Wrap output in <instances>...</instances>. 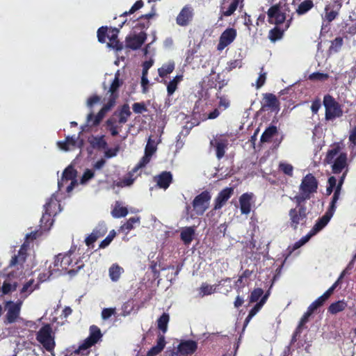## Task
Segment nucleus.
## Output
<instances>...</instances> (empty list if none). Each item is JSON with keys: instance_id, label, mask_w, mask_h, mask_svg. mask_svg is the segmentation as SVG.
Returning <instances> with one entry per match:
<instances>
[{"instance_id": "1", "label": "nucleus", "mask_w": 356, "mask_h": 356, "mask_svg": "<svg viewBox=\"0 0 356 356\" xmlns=\"http://www.w3.org/2000/svg\"><path fill=\"white\" fill-rule=\"evenodd\" d=\"M72 254L73 252L71 250L64 254H58L54 262V270L65 271L71 277L76 275L83 268L84 264L82 260L78 259L73 262Z\"/></svg>"}, {"instance_id": "2", "label": "nucleus", "mask_w": 356, "mask_h": 356, "mask_svg": "<svg viewBox=\"0 0 356 356\" xmlns=\"http://www.w3.org/2000/svg\"><path fill=\"white\" fill-rule=\"evenodd\" d=\"M291 200L296 203V207L289 211L288 225L296 231L299 226L305 225L309 212L305 204L306 201L302 200L300 197H291Z\"/></svg>"}, {"instance_id": "3", "label": "nucleus", "mask_w": 356, "mask_h": 356, "mask_svg": "<svg viewBox=\"0 0 356 356\" xmlns=\"http://www.w3.org/2000/svg\"><path fill=\"white\" fill-rule=\"evenodd\" d=\"M89 331V336L79 345L78 348L73 351L68 350L65 356H85L89 354L88 349L99 341L103 336L99 327L95 325H91Z\"/></svg>"}, {"instance_id": "4", "label": "nucleus", "mask_w": 356, "mask_h": 356, "mask_svg": "<svg viewBox=\"0 0 356 356\" xmlns=\"http://www.w3.org/2000/svg\"><path fill=\"white\" fill-rule=\"evenodd\" d=\"M318 182L316 178L312 174L306 175L302 179L299 187L300 194L295 195V198H301L306 201L312 197V195L317 192Z\"/></svg>"}, {"instance_id": "5", "label": "nucleus", "mask_w": 356, "mask_h": 356, "mask_svg": "<svg viewBox=\"0 0 356 356\" xmlns=\"http://www.w3.org/2000/svg\"><path fill=\"white\" fill-rule=\"evenodd\" d=\"M323 104L325 107V118L326 120H334L343 116V106L330 94L323 97Z\"/></svg>"}, {"instance_id": "6", "label": "nucleus", "mask_w": 356, "mask_h": 356, "mask_svg": "<svg viewBox=\"0 0 356 356\" xmlns=\"http://www.w3.org/2000/svg\"><path fill=\"white\" fill-rule=\"evenodd\" d=\"M36 339L46 350L54 356V350L56 343L54 337L52 335V328L49 324H45L39 330L36 334Z\"/></svg>"}, {"instance_id": "7", "label": "nucleus", "mask_w": 356, "mask_h": 356, "mask_svg": "<svg viewBox=\"0 0 356 356\" xmlns=\"http://www.w3.org/2000/svg\"><path fill=\"white\" fill-rule=\"evenodd\" d=\"M197 346L194 340H181L177 348L166 352V356H189L196 352Z\"/></svg>"}, {"instance_id": "8", "label": "nucleus", "mask_w": 356, "mask_h": 356, "mask_svg": "<svg viewBox=\"0 0 356 356\" xmlns=\"http://www.w3.org/2000/svg\"><path fill=\"white\" fill-rule=\"evenodd\" d=\"M60 206L56 199L51 197L44 205V212L40 219V227L44 231L49 230L53 225L54 220L51 218L53 213L52 207L54 209Z\"/></svg>"}, {"instance_id": "9", "label": "nucleus", "mask_w": 356, "mask_h": 356, "mask_svg": "<svg viewBox=\"0 0 356 356\" xmlns=\"http://www.w3.org/2000/svg\"><path fill=\"white\" fill-rule=\"evenodd\" d=\"M22 305V300H20L15 302L11 300L6 302L5 308L7 312L4 318V323L6 324H11L17 321L19 318Z\"/></svg>"}, {"instance_id": "10", "label": "nucleus", "mask_w": 356, "mask_h": 356, "mask_svg": "<svg viewBox=\"0 0 356 356\" xmlns=\"http://www.w3.org/2000/svg\"><path fill=\"white\" fill-rule=\"evenodd\" d=\"M77 171L72 166H67L63 171L62 177L58 181V186L59 190H61L65 182L70 181V184L67 186L66 191L71 192L74 186L77 185L76 179Z\"/></svg>"}, {"instance_id": "11", "label": "nucleus", "mask_w": 356, "mask_h": 356, "mask_svg": "<svg viewBox=\"0 0 356 356\" xmlns=\"http://www.w3.org/2000/svg\"><path fill=\"white\" fill-rule=\"evenodd\" d=\"M211 198L209 191H202L193 200L192 204L198 215H202L209 207V203Z\"/></svg>"}, {"instance_id": "12", "label": "nucleus", "mask_w": 356, "mask_h": 356, "mask_svg": "<svg viewBox=\"0 0 356 356\" xmlns=\"http://www.w3.org/2000/svg\"><path fill=\"white\" fill-rule=\"evenodd\" d=\"M267 15L268 22L277 26L283 24L286 20V13L281 10V7L279 4L270 6L267 11Z\"/></svg>"}, {"instance_id": "13", "label": "nucleus", "mask_w": 356, "mask_h": 356, "mask_svg": "<svg viewBox=\"0 0 356 356\" xmlns=\"http://www.w3.org/2000/svg\"><path fill=\"white\" fill-rule=\"evenodd\" d=\"M342 4L339 1H334L332 3H328L325 6L324 15H322V19L328 23L332 22L337 19L339 15Z\"/></svg>"}, {"instance_id": "14", "label": "nucleus", "mask_w": 356, "mask_h": 356, "mask_svg": "<svg viewBox=\"0 0 356 356\" xmlns=\"http://www.w3.org/2000/svg\"><path fill=\"white\" fill-rule=\"evenodd\" d=\"M194 16L193 7L187 4L184 6L176 17V23L180 26H187L192 22Z\"/></svg>"}, {"instance_id": "15", "label": "nucleus", "mask_w": 356, "mask_h": 356, "mask_svg": "<svg viewBox=\"0 0 356 356\" xmlns=\"http://www.w3.org/2000/svg\"><path fill=\"white\" fill-rule=\"evenodd\" d=\"M237 31L234 28H227L220 35L219 42L217 45L218 51H222L225 47L229 45L236 39Z\"/></svg>"}, {"instance_id": "16", "label": "nucleus", "mask_w": 356, "mask_h": 356, "mask_svg": "<svg viewBox=\"0 0 356 356\" xmlns=\"http://www.w3.org/2000/svg\"><path fill=\"white\" fill-rule=\"evenodd\" d=\"M124 81L120 79V72L118 70L115 74V77L111 83L108 92L110 93L108 101L112 103H116L119 97V88L123 85Z\"/></svg>"}, {"instance_id": "17", "label": "nucleus", "mask_w": 356, "mask_h": 356, "mask_svg": "<svg viewBox=\"0 0 356 356\" xmlns=\"http://www.w3.org/2000/svg\"><path fill=\"white\" fill-rule=\"evenodd\" d=\"M147 39L146 33H138L132 36L128 35L125 39V47L133 50L138 49L141 47Z\"/></svg>"}, {"instance_id": "18", "label": "nucleus", "mask_w": 356, "mask_h": 356, "mask_svg": "<svg viewBox=\"0 0 356 356\" xmlns=\"http://www.w3.org/2000/svg\"><path fill=\"white\" fill-rule=\"evenodd\" d=\"M108 229L105 223H99L92 230V233L85 239L86 245L90 247L98 238L107 233Z\"/></svg>"}, {"instance_id": "19", "label": "nucleus", "mask_w": 356, "mask_h": 356, "mask_svg": "<svg viewBox=\"0 0 356 356\" xmlns=\"http://www.w3.org/2000/svg\"><path fill=\"white\" fill-rule=\"evenodd\" d=\"M234 194V188L226 187L219 192L214 200V210L221 209Z\"/></svg>"}, {"instance_id": "20", "label": "nucleus", "mask_w": 356, "mask_h": 356, "mask_svg": "<svg viewBox=\"0 0 356 356\" xmlns=\"http://www.w3.org/2000/svg\"><path fill=\"white\" fill-rule=\"evenodd\" d=\"M28 245L26 243H24L21 246L20 249L18 251L17 254H15L12 257L8 266L12 267H17L20 266L23 267V264L26 261V255H27V249Z\"/></svg>"}, {"instance_id": "21", "label": "nucleus", "mask_w": 356, "mask_h": 356, "mask_svg": "<svg viewBox=\"0 0 356 356\" xmlns=\"http://www.w3.org/2000/svg\"><path fill=\"white\" fill-rule=\"evenodd\" d=\"M261 105L263 110L270 109L271 111H277L280 109V102L273 93L264 94Z\"/></svg>"}, {"instance_id": "22", "label": "nucleus", "mask_w": 356, "mask_h": 356, "mask_svg": "<svg viewBox=\"0 0 356 356\" xmlns=\"http://www.w3.org/2000/svg\"><path fill=\"white\" fill-rule=\"evenodd\" d=\"M155 15L154 12L141 15L136 21V24L133 26L134 32L145 33V31L149 27V19Z\"/></svg>"}, {"instance_id": "23", "label": "nucleus", "mask_w": 356, "mask_h": 356, "mask_svg": "<svg viewBox=\"0 0 356 356\" xmlns=\"http://www.w3.org/2000/svg\"><path fill=\"white\" fill-rule=\"evenodd\" d=\"M159 188L166 190L172 182V175L169 171H163L154 177Z\"/></svg>"}, {"instance_id": "24", "label": "nucleus", "mask_w": 356, "mask_h": 356, "mask_svg": "<svg viewBox=\"0 0 356 356\" xmlns=\"http://www.w3.org/2000/svg\"><path fill=\"white\" fill-rule=\"evenodd\" d=\"M118 33H119V29L110 28L108 35V38L110 41L108 43V46L109 47H111L112 49L116 50L117 51H121L123 49L122 42H121L118 38Z\"/></svg>"}, {"instance_id": "25", "label": "nucleus", "mask_w": 356, "mask_h": 356, "mask_svg": "<svg viewBox=\"0 0 356 356\" xmlns=\"http://www.w3.org/2000/svg\"><path fill=\"white\" fill-rule=\"evenodd\" d=\"M253 196L254 195L252 193H245L240 196L239 204L242 214L248 215L250 213Z\"/></svg>"}, {"instance_id": "26", "label": "nucleus", "mask_w": 356, "mask_h": 356, "mask_svg": "<svg viewBox=\"0 0 356 356\" xmlns=\"http://www.w3.org/2000/svg\"><path fill=\"white\" fill-rule=\"evenodd\" d=\"M333 215L334 213L327 210L325 213L316 220L311 230L312 233L314 235L323 229L327 225Z\"/></svg>"}, {"instance_id": "27", "label": "nucleus", "mask_w": 356, "mask_h": 356, "mask_svg": "<svg viewBox=\"0 0 356 356\" xmlns=\"http://www.w3.org/2000/svg\"><path fill=\"white\" fill-rule=\"evenodd\" d=\"M211 146L216 148V154L218 159H221L225 154V149L227 148L228 141L227 139H216L211 140Z\"/></svg>"}, {"instance_id": "28", "label": "nucleus", "mask_w": 356, "mask_h": 356, "mask_svg": "<svg viewBox=\"0 0 356 356\" xmlns=\"http://www.w3.org/2000/svg\"><path fill=\"white\" fill-rule=\"evenodd\" d=\"M131 115L130 107L127 104H123L113 113V115L118 118V122L120 124H125Z\"/></svg>"}, {"instance_id": "29", "label": "nucleus", "mask_w": 356, "mask_h": 356, "mask_svg": "<svg viewBox=\"0 0 356 356\" xmlns=\"http://www.w3.org/2000/svg\"><path fill=\"white\" fill-rule=\"evenodd\" d=\"M347 155L346 153H341L334 160L332 165V172L339 174L346 165Z\"/></svg>"}, {"instance_id": "30", "label": "nucleus", "mask_w": 356, "mask_h": 356, "mask_svg": "<svg viewBox=\"0 0 356 356\" xmlns=\"http://www.w3.org/2000/svg\"><path fill=\"white\" fill-rule=\"evenodd\" d=\"M195 234L193 227H186L181 232L180 238L186 245H188L193 241Z\"/></svg>"}, {"instance_id": "31", "label": "nucleus", "mask_w": 356, "mask_h": 356, "mask_svg": "<svg viewBox=\"0 0 356 356\" xmlns=\"http://www.w3.org/2000/svg\"><path fill=\"white\" fill-rule=\"evenodd\" d=\"M347 307V302L345 300H340L330 304L327 308V312L332 315H335L345 310Z\"/></svg>"}, {"instance_id": "32", "label": "nucleus", "mask_w": 356, "mask_h": 356, "mask_svg": "<svg viewBox=\"0 0 356 356\" xmlns=\"http://www.w3.org/2000/svg\"><path fill=\"white\" fill-rule=\"evenodd\" d=\"M115 104L112 103L111 102L108 101V102L104 104L102 108L99 111L97 114L95 116V120L93 121V125H98L106 113L108 112L113 107H114Z\"/></svg>"}, {"instance_id": "33", "label": "nucleus", "mask_w": 356, "mask_h": 356, "mask_svg": "<svg viewBox=\"0 0 356 356\" xmlns=\"http://www.w3.org/2000/svg\"><path fill=\"white\" fill-rule=\"evenodd\" d=\"M88 142L93 148L106 149L108 146L107 142L104 140V136H92L89 138Z\"/></svg>"}, {"instance_id": "34", "label": "nucleus", "mask_w": 356, "mask_h": 356, "mask_svg": "<svg viewBox=\"0 0 356 356\" xmlns=\"http://www.w3.org/2000/svg\"><path fill=\"white\" fill-rule=\"evenodd\" d=\"M277 134V128L275 125H270L267 127L262 134L260 140L261 143L270 142L271 138Z\"/></svg>"}, {"instance_id": "35", "label": "nucleus", "mask_w": 356, "mask_h": 356, "mask_svg": "<svg viewBox=\"0 0 356 356\" xmlns=\"http://www.w3.org/2000/svg\"><path fill=\"white\" fill-rule=\"evenodd\" d=\"M343 45V38L341 36L335 38L331 41V44L328 49V54H333L338 53Z\"/></svg>"}, {"instance_id": "36", "label": "nucleus", "mask_w": 356, "mask_h": 356, "mask_svg": "<svg viewBox=\"0 0 356 356\" xmlns=\"http://www.w3.org/2000/svg\"><path fill=\"white\" fill-rule=\"evenodd\" d=\"M218 285H211L207 282H203L200 287L198 289L199 296L204 297L214 293Z\"/></svg>"}, {"instance_id": "37", "label": "nucleus", "mask_w": 356, "mask_h": 356, "mask_svg": "<svg viewBox=\"0 0 356 356\" xmlns=\"http://www.w3.org/2000/svg\"><path fill=\"white\" fill-rule=\"evenodd\" d=\"M243 1V0H233L227 10H223L221 9L219 19L222 20L224 16L228 17L232 15L237 9L239 3H241Z\"/></svg>"}, {"instance_id": "38", "label": "nucleus", "mask_w": 356, "mask_h": 356, "mask_svg": "<svg viewBox=\"0 0 356 356\" xmlns=\"http://www.w3.org/2000/svg\"><path fill=\"white\" fill-rule=\"evenodd\" d=\"M284 32L285 31L283 29L275 26L269 31L268 38L271 42H275L283 38Z\"/></svg>"}, {"instance_id": "39", "label": "nucleus", "mask_w": 356, "mask_h": 356, "mask_svg": "<svg viewBox=\"0 0 356 356\" xmlns=\"http://www.w3.org/2000/svg\"><path fill=\"white\" fill-rule=\"evenodd\" d=\"M175 64L174 61H169L167 63L163 64L158 70L159 75L161 78L167 76V75L172 73L175 70Z\"/></svg>"}, {"instance_id": "40", "label": "nucleus", "mask_w": 356, "mask_h": 356, "mask_svg": "<svg viewBox=\"0 0 356 356\" xmlns=\"http://www.w3.org/2000/svg\"><path fill=\"white\" fill-rule=\"evenodd\" d=\"M314 7V3L312 0H304L298 6L296 13L298 15H302L306 14Z\"/></svg>"}, {"instance_id": "41", "label": "nucleus", "mask_w": 356, "mask_h": 356, "mask_svg": "<svg viewBox=\"0 0 356 356\" xmlns=\"http://www.w3.org/2000/svg\"><path fill=\"white\" fill-rule=\"evenodd\" d=\"M124 272V269L118 264H114L109 268V276L112 281L117 282Z\"/></svg>"}, {"instance_id": "42", "label": "nucleus", "mask_w": 356, "mask_h": 356, "mask_svg": "<svg viewBox=\"0 0 356 356\" xmlns=\"http://www.w3.org/2000/svg\"><path fill=\"white\" fill-rule=\"evenodd\" d=\"M329 298L324 293L315 300L307 308V310L313 314L318 308L323 306Z\"/></svg>"}, {"instance_id": "43", "label": "nucleus", "mask_w": 356, "mask_h": 356, "mask_svg": "<svg viewBox=\"0 0 356 356\" xmlns=\"http://www.w3.org/2000/svg\"><path fill=\"white\" fill-rule=\"evenodd\" d=\"M170 321V316L168 313H163V314L157 320V327L163 334L167 332L168 324Z\"/></svg>"}, {"instance_id": "44", "label": "nucleus", "mask_w": 356, "mask_h": 356, "mask_svg": "<svg viewBox=\"0 0 356 356\" xmlns=\"http://www.w3.org/2000/svg\"><path fill=\"white\" fill-rule=\"evenodd\" d=\"M17 286V283L16 282L11 283L9 279H7L4 281L3 286L1 289L3 294L6 295L9 293L11 291H14L16 290Z\"/></svg>"}, {"instance_id": "45", "label": "nucleus", "mask_w": 356, "mask_h": 356, "mask_svg": "<svg viewBox=\"0 0 356 356\" xmlns=\"http://www.w3.org/2000/svg\"><path fill=\"white\" fill-rule=\"evenodd\" d=\"M151 157H152L151 156H149V155L145 154V155L140 159V160L136 164V165L130 172L131 175L137 172V171L139 169L145 167L150 161Z\"/></svg>"}, {"instance_id": "46", "label": "nucleus", "mask_w": 356, "mask_h": 356, "mask_svg": "<svg viewBox=\"0 0 356 356\" xmlns=\"http://www.w3.org/2000/svg\"><path fill=\"white\" fill-rule=\"evenodd\" d=\"M33 282V280H30L23 285L22 289L20 290V293L22 294V298H26L28 295L34 291L35 288L32 287Z\"/></svg>"}, {"instance_id": "47", "label": "nucleus", "mask_w": 356, "mask_h": 356, "mask_svg": "<svg viewBox=\"0 0 356 356\" xmlns=\"http://www.w3.org/2000/svg\"><path fill=\"white\" fill-rule=\"evenodd\" d=\"M279 170L282 172L284 175L292 177L293 174V167L291 164L280 162L278 166Z\"/></svg>"}, {"instance_id": "48", "label": "nucleus", "mask_w": 356, "mask_h": 356, "mask_svg": "<svg viewBox=\"0 0 356 356\" xmlns=\"http://www.w3.org/2000/svg\"><path fill=\"white\" fill-rule=\"evenodd\" d=\"M128 213V209L124 207L115 206L111 211V214L114 218H120L125 217Z\"/></svg>"}, {"instance_id": "49", "label": "nucleus", "mask_w": 356, "mask_h": 356, "mask_svg": "<svg viewBox=\"0 0 356 356\" xmlns=\"http://www.w3.org/2000/svg\"><path fill=\"white\" fill-rule=\"evenodd\" d=\"M340 193H341V190L339 188H335L334 194L332 197L331 202L329 206V208L327 209L328 211H330L334 213L337 209L336 204L339 198Z\"/></svg>"}, {"instance_id": "50", "label": "nucleus", "mask_w": 356, "mask_h": 356, "mask_svg": "<svg viewBox=\"0 0 356 356\" xmlns=\"http://www.w3.org/2000/svg\"><path fill=\"white\" fill-rule=\"evenodd\" d=\"M346 273V270L342 271L337 280L324 293L325 295H326L328 298L332 296L336 288L339 285L341 280L345 276Z\"/></svg>"}, {"instance_id": "51", "label": "nucleus", "mask_w": 356, "mask_h": 356, "mask_svg": "<svg viewBox=\"0 0 356 356\" xmlns=\"http://www.w3.org/2000/svg\"><path fill=\"white\" fill-rule=\"evenodd\" d=\"M328 78H329L328 74L319 72H316L312 73L309 76V79L310 81H323L327 80Z\"/></svg>"}, {"instance_id": "52", "label": "nucleus", "mask_w": 356, "mask_h": 356, "mask_svg": "<svg viewBox=\"0 0 356 356\" xmlns=\"http://www.w3.org/2000/svg\"><path fill=\"white\" fill-rule=\"evenodd\" d=\"M264 290L261 288H256L252 292L249 297L250 303L257 302L259 298L263 296Z\"/></svg>"}, {"instance_id": "53", "label": "nucleus", "mask_w": 356, "mask_h": 356, "mask_svg": "<svg viewBox=\"0 0 356 356\" xmlns=\"http://www.w3.org/2000/svg\"><path fill=\"white\" fill-rule=\"evenodd\" d=\"M216 83L214 88L218 90V92H220L221 90L227 85L228 80L222 77L220 74H218L216 76Z\"/></svg>"}, {"instance_id": "54", "label": "nucleus", "mask_w": 356, "mask_h": 356, "mask_svg": "<svg viewBox=\"0 0 356 356\" xmlns=\"http://www.w3.org/2000/svg\"><path fill=\"white\" fill-rule=\"evenodd\" d=\"M144 5L142 0H138L131 6L129 11H125L120 15V17H126L129 15L134 13L138 10L140 9Z\"/></svg>"}, {"instance_id": "55", "label": "nucleus", "mask_w": 356, "mask_h": 356, "mask_svg": "<svg viewBox=\"0 0 356 356\" xmlns=\"http://www.w3.org/2000/svg\"><path fill=\"white\" fill-rule=\"evenodd\" d=\"M115 120L113 118H109L106 120V124L112 136H116L118 135L119 131L118 127L115 125Z\"/></svg>"}, {"instance_id": "56", "label": "nucleus", "mask_w": 356, "mask_h": 356, "mask_svg": "<svg viewBox=\"0 0 356 356\" xmlns=\"http://www.w3.org/2000/svg\"><path fill=\"white\" fill-rule=\"evenodd\" d=\"M140 222L139 217H131L130 218L122 227V229L124 231H130L134 228V224Z\"/></svg>"}, {"instance_id": "57", "label": "nucleus", "mask_w": 356, "mask_h": 356, "mask_svg": "<svg viewBox=\"0 0 356 356\" xmlns=\"http://www.w3.org/2000/svg\"><path fill=\"white\" fill-rule=\"evenodd\" d=\"M108 31H109L107 26H102L97 30V38L99 42L104 43L106 42V38L108 35Z\"/></svg>"}, {"instance_id": "58", "label": "nucleus", "mask_w": 356, "mask_h": 356, "mask_svg": "<svg viewBox=\"0 0 356 356\" xmlns=\"http://www.w3.org/2000/svg\"><path fill=\"white\" fill-rule=\"evenodd\" d=\"M216 97L217 99H219L218 106L219 108H222L223 109H226L229 106V99L225 96L221 95L220 92H218L216 95Z\"/></svg>"}, {"instance_id": "59", "label": "nucleus", "mask_w": 356, "mask_h": 356, "mask_svg": "<svg viewBox=\"0 0 356 356\" xmlns=\"http://www.w3.org/2000/svg\"><path fill=\"white\" fill-rule=\"evenodd\" d=\"M339 152V147H336L334 148L330 149L327 153V155L325 157V161L327 163H332L333 162L335 156L338 154Z\"/></svg>"}, {"instance_id": "60", "label": "nucleus", "mask_w": 356, "mask_h": 356, "mask_svg": "<svg viewBox=\"0 0 356 356\" xmlns=\"http://www.w3.org/2000/svg\"><path fill=\"white\" fill-rule=\"evenodd\" d=\"M132 109L135 113L140 114L147 111L144 102H136L132 105Z\"/></svg>"}, {"instance_id": "61", "label": "nucleus", "mask_w": 356, "mask_h": 356, "mask_svg": "<svg viewBox=\"0 0 356 356\" xmlns=\"http://www.w3.org/2000/svg\"><path fill=\"white\" fill-rule=\"evenodd\" d=\"M156 151V147L154 145V141H152L149 138L145 146V154L152 156Z\"/></svg>"}, {"instance_id": "62", "label": "nucleus", "mask_w": 356, "mask_h": 356, "mask_svg": "<svg viewBox=\"0 0 356 356\" xmlns=\"http://www.w3.org/2000/svg\"><path fill=\"white\" fill-rule=\"evenodd\" d=\"M95 176V172L90 169H86L83 172L81 178V184H84L90 179L93 178Z\"/></svg>"}, {"instance_id": "63", "label": "nucleus", "mask_w": 356, "mask_h": 356, "mask_svg": "<svg viewBox=\"0 0 356 356\" xmlns=\"http://www.w3.org/2000/svg\"><path fill=\"white\" fill-rule=\"evenodd\" d=\"M313 235L314 234L310 231V232L308 234H307L306 236L302 237L298 241L295 243L293 248L294 249H298V248H300L302 245L305 244L309 240L311 236H313Z\"/></svg>"}, {"instance_id": "64", "label": "nucleus", "mask_w": 356, "mask_h": 356, "mask_svg": "<svg viewBox=\"0 0 356 356\" xmlns=\"http://www.w3.org/2000/svg\"><path fill=\"white\" fill-rule=\"evenodd\" d=\"M246 283L247 282H245V279H244L241 275H240L234 284L236 291L239 293L240 290L245 287Z\"/></svg>"}]
</instances>
